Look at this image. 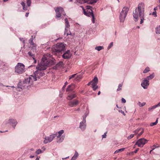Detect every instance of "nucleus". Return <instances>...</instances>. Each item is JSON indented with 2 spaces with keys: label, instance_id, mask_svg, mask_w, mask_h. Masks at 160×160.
I'll return each instance as SVG.
<instances>
[{
  "label": "nucleus",
  "instance_id": "obj_45",
  "mask_svg": "<svg viewBox=\"0 0 160 160\" xmlns=\"http://www.w3.org/2000/svg\"><path fill=\"white\" fill-rule=\"evenodd\" d=\"M21 83V82H19L17 86V88H18L22 89V88L20 84Z\"/></svg>",
  "mask_w": 160,
  "mask_h": 160
},
{
  "label": "nucleus",
  "instance_id": "obj_63",
  "mask_svg": "<svg viewBox=\"0 0 160 160\" xmlns=\"http://www.w3.org/2000/svg\"><path fill=\"white\" fill-rule=\"evenodd\" d=\"M100 93H101L100 91H99L98 93V95H100Z\"/></svg>",
  "mask_w": 160,
  "mask_h": 160
},
{
  "label": "nucleus",
  "instance_id": "obj_38",
  "mask_svg": "<svg viewBox=\"0 0 160 160\" xmlns=\"http://www.w3.org/2000/svg\"><path fill=\"white\" fill-rule=\"evenodd\" d=\"M26 2L28 7H30L31 6V0H27Z\"/></svg>",
  "mask_w": 160,
  "mask_h": 160
},
{
  "label": "nucleus",
  "instance_id": "obj_22",
  "mask_svg": "<svg viewBox=\"0 0 160 160\" xmlns=\"http://www.w3.org/2000/svg\"><path fill=\"white\" fill-rule=\"evenodd\" d=\"M76 97V95L74 93H73L71 94L68 95L67 97V98L68 100H71L75 98Z\"/></svg>",
  "mask_w": 160,
  "mask_h": 160
},
{
  "label": "nucleus",
  "instance_id": "obj_3",
  "mask_svg": "<svg viewBox=\"0 0 160 160\" xmlns=\"http://www.w3.org/2000/svg\"><path fill=\"white\" fill-rule=\"evenodd\" d=\"M65 45L62 43H58L56 46L52 48V53L55 55L65 49Z\"/></svg>",
  "mask_w": 160,
  "mask_h": 160
},
{
  "label": "nucleus",
  "instance_id": "obj_49",
  "mask_svg": "<svg viewBox=\"0 0 160 160\" xmlns=\"http://www.w3.org/2000/svg\"><path fill=\"white\" fill-rule=\"evenodd\" d=\"M106 133H107V132H105L104 133V134L103 135H102V138H106V137L107 136Z\"/></svg>",
  "mask_w": 160,
  "mask_h": 160
},
{
  "label": "nucleus",
  "instance_id": "obj_11",
  "mask_svg": "<svg viewBox=\"0 0 160 160\" xmlns=\"http://www.w3.org/2000/svg\"><path fill=\"white\" fill-rule=\"evenodd\" d=\"M56 136V135L55 134H53L50 135L49 136L46 137L44 138V140L43 141V143L45 144H46L48 143L51 142L53 140Z\"/></svg>",
  "mask_w": 160,
  "mask_h": 160
},
{
  "label": "nucleus",
  "instance_id": "obj_59",
  "mask_svg": "<svg viewBox=\"0 0 160 160\" xmlns=\"http://www.w3.org/2000/svg\"><path fill=\"white\" fill-rule=\"evenodd\" d=\"M33 36H32L31 37V38H30V39H32V40H33Z\"/></svg>",
  "mask_w": 160,
  "mask_h": 160
},
{
  "label": "nucleus",
  "instance_id": "obj_52",
  "mask_svg": "<svg viewBox=\"0 0 160 160\" xmlns=\"http://www.w3.org/2000/svg\"><path fill=\"white\" fill-rule=\"evenodd\" d=\"M29 14V12H27V13H26V14H25V16L26 17H28Z\"/></svg>",
  "mask_w": 160,
  "mask_h": 160
},
{
  "label": "nucleus",
  "instance_id": "obj_15",
  "mask_svg": "<svg viewBox=\"0 0 160 160\" xmlns=\"http://www.w3.org/2000/svg\"><path fill=\"white\" fill-rule=\"evenodd\" d=\"M149 81L146 78H145L142 81V82L141 83V86L145 89L147 88L148 86L149 85Z\"/></svg>",
  "mask_w": 160,
  "mask_h": 160
},
{
  "label": "nucleus",
  "instance_id": "obj_7",
  "mask_svg": "<svg viewBox=\"0 0 160 160\" xmlns=\"http://www.w3.org/2000/svg\"><path fill=\"white\" fill-rule=\"evenodd\" d=\"M25 72V66L21 63H18L15 67V72L18 74H22Z\"/></svg>",
  "mask_w": 160,
  "mask_h": 160
},
{
  "label": "nucleus",
  "instance_id": "obj_37",
  "mask_svg": "<svg viewBox=\"0 0 160 160\" xmlns=\"http://www.w3.org/2000/svg\"><path fill=\"white\" fill-rule=\"evenodd\" d=\"M43 151L40 149H38L37 150L36 152V153L37 154H39L40 153H42Z\"/></svg>",
  "mask_w": 160,
  "mask_h": 160
},
{
  "label": "nucleus",
  "instance_id": "obj_54",
  "mask_svg": "<svg viewBox=\"0 0 160 160\" xmlns=\"http://www.w3.org/2000/svg\"><path fill=\"white\" fill-rule=\"evenodd\" d=\"M138 150H139V148H137L136 150H135L134 151V153H136L137 152Z\"/></svg>",
  "mask_w": 160,
  "mask_h": 160
},
{
  "label": "nucleus",
  "instance_id": "obj_13",
  "mask_svg": "<svg viewBox=\"0 0 160 160\" xmlns=\"http://www.w3.org/2000/svg\"><path fill=\"white\" fill-rule=\"evenodd\" d=\"M65 32H64V34H66L67 36H68L69 35H71V33L69 31V33H68L67 32L68 31V30L67 29V28H68L70 27V25L69 24V23L68 21L67 18H65Z\"/></svg>",
  "mask_w": 160,
  "mask_h": 160
},
{
  "label": "nucleus",
  "instance_id": "obj_62",
  "mask_svg": "<svg viewBox=\"0 0 160 160\" xmlns=\"http://www.w3.org/2000/svg\"><path fill=\"white\" fill-rule=\"evenodd\" d=\"M34 157V156H30V158H33Z\"/></svg>",
  "mask_w": 160,
  "mask_h": 160
},
{
  "label": "nucleus",
  "instance_id": "obj_48",
  "mask_svg": "<svg viewBox=\"0 0 160 160\" xmlns=\"http://www.w3.org/2000/svg\"><path fill=\"white\" fill-rule=\"evenodd\" d=\"M68 82H66L65 83H64V85L63 86L62 88V89H63L66 87V85L68 84Z\"/></svg>",
  "mask_w": 160,
  "mask_h": 160
},
{
  "label": "nucleus",
  "instance_id": "obj_46",
  "mask_svg": "<svg viewBox=\"0 0 160 160\" xmlns=\"http://www.w3.org/2000/svg\"><path fill=\"white\" fill-rule=\"evenodd\" d=\"M143 132H144V129H142V131L140 133H139L138 135V137H139L140 136H141V135H142V133H143Z\"/></svg>",
  "mask_w": 160,
  "mask_h": 160
},
{
  "label": "nucleus",
  "instance_id": "obj_40",
  "mask_svg": "<svg viewBox=\"0 0 160 160\" xmlns=\"http://www.w3.org/2000/svg\"><path fill=\"white\" fill-rule=\"evenodd\" d=\"M29 43L31 45H33V44H34V42H33V40L32 39H30L29 41Z\"/></svg>",
  "mask_w": 160,
  "mask_h": 160
},
{
  "label": "nucleus",
  "instance_id": "obj_18",
  "mask_svg": "<svg viewBox=\"0 0 160 160\" xmlns=\"http://www.w3.org/2000/svg\"><path fill=\"white\" fill-rule=\"evenodd\" d=\"M8 123L11 124L14 128L18 123L16 120L12 119H9Z\"/></svg>",
  "mask_w": 160,
  "mask_h": 160
},
{
  "label": "nucleus",
  "instance_id": "obj_32",
  "mask_svg": "<svg viewBox=\"0 0 160 160\" xmlns=\"http://www.w3.org/2000/svg\"><path fill=\"white\" fill-rule=\"evenodd\" d=\"M158 122V118H157L156 122H152L150 124V126L152 127L153 126L156 125Z\"/></svg>",
  "mask_w": 160,
  "mask_h": 160
},
{
  "label": "nucleus",
  "instance_id": "obj_12",
  "mask_svg": "<svg viewBox=\"0 0 160 160\" xmlns=\"http://www.w3.org/2000/svg\"><path fill=\"white\" fill-rule=\"evenodd\" d=\"M98 81V79L97 77H95L93 80L92 81V88L94 90H96L98 88L97 85Z\"/></svg>",
  "mask_w": 160,
  "mask_h": 160
},
{
  "label": "nucleus",
  "instance_id": "obj_19",
  "mask_svg": "<svg viewBox=\"0 0 160 160\" xmlns=\"http://www.w3.org/2000/svg\"><path fill=\"white\" fill-rule=\"evenodd\" d=\"M74 84H72L71 85H70L69 86H68L66 89V91L69 92L72 91L74 89Z\"/></svg>",
  "mask_w": 160,
  "mask_h": 160
},
{
  "label": "nucleus",
  "instance_id": "obj_39",
  "mask_svg": "<svg viewBox=\"0 0 160 160\" xmlns=\"http://www.w3.org/2000/svg\"><path fill=\"white\" fill-rule=\"evenodd\" d=\"M122 84H119V85L118 86V88L117 89V90L118 91H120V90H121L122 89L121 87H122Z\"/></svg>",
  "mask_w": 160,
  "mask_h": 160
},
{
  "label": "nucleus",
  "instance_id": "obj_30",
  "mask_svg": "<svg viewBox=\"0 0 160 160\" xmlns=\"http://www.w3.org/2000/svg\"><path fill=\"white\" fill-rule=\"evenodd\" d=\"M104 49V48L103 46H98L96 47L95 48V49L98 50V51H100L101 50L103 49Z\"/></svg>",
  "mask_w": 160,
  "mask_h": 160
},
{
  "label": "nucleus",
  "instance_id": "obj_53",
  "mask_svg": "<svg viewBox=\"0 0 160 160\" xmlns=\"http://www.w3.org/2000/svg\"><path fill=\"white\" fill-rule=\"evenodd\" d=\"M158 9V7H157L154 8V10L155 11H156V10Z\"/></svg>",
  "mask_w": 160,
  "mask_h": 160
},
{
  "label": "nucleus",
  "instance_id": "obj_44",
  "mask_svg": "<svg viewBox=\"0 0 160 160\" xmlns=\"http://www.w3.org/2000/svg\"><path fill=\"white\" fill-rule=\"evenodd\" d=\"M113 42H111L110 43L109 45L108 46V48L110 49V48L113 46Z\"/></svg>",
  "mask_w": 160,
  "mask_h": 160
},
{
  "label": "nucleus",
  "instance_id": "obj_41",
  "mask_svg": "<svg viewBox=\"0 0 160 160\" xmlns=\"http://www.w3.org/2000/svg\"><path fill=\"white\" fill-rule=\"evenodd\" d=\"M76 75V74H75L72 75H71L69 77V79H71L72 78H73Z\"/></svg>",
  "mask_w": 160,
  "mask_h": 160
},
{
  "label": "nucleus",
  "instance_id": "obj_24",
  "mask_svg": "<svg viewBox=\"0 0 160 160\" xmlns=\"http://www.w3.org/2000/svg\"><path fill=\"white\" fill-rule=\"evenodd\" d=\"M78 156V152L76 151L74 156L72 157L71 160H76Z\"/></svg>",
  "mask_w": 160,
  "mask_h": 160
},
{
  "label": "nucleus",
  "instance_id": "obj_25",
  "mask_svg": "<svg viewBox=\"0 0 160 160\" xmlns=\"http://www.w3.org/2000/svg\"><path fill=\"white\" fill-rule=\"evenodd\" d=\"M64 131L63 130H61L60 131L56 133V134L58 133V135L57 136V138H59L60 137L62 136V135L64 133Z\"/></svg>",
  "mask_w": 160,
  "mask_h": 160
},
{
  "label": "nucleus",
  "instance_id": "obj_61",
  "mask_svg": "<svg viewBox=\"0 0 160 160\" xmlns=\"http://www.w3.org/2000/svg\"><path fill=\"white\" fill-rule=\"evenodd\" d=\"M152 147L153 148H154V149L156 148V146L155 145H153Z\"/></svg>",
  "mask_w": 160,
  "mask_h": 160
},
{
  "label": "nucleus",
  "instance_id": "obj_47",
  "mask_svg": "<svg viewBox=\"0 0 160 160\" xmlns=\"http://www.w3.org/2000/svg\"><path fill=\"white\" fill-rule=\"evenodd\" d=\"M140 129V128H138L137 129H136V130L134 131V132L135 133H138L139 132Z\"/></svg>",
  "mask_w": 160,
  "mask_h": 160
},
{
  "label": "nucleus",
  "instance_id": "obj_27",
  "mask_svg": "<svg viewBox=\"0 0 160 160\" xmlns=\"http://www.w3.org/2000/svg\"><path fill=\"white\" fill-rule=\"evenodd\" d=\"M155 76V75L154 73H152V74L150 75V76L147 77L146 78L147 79L148 81L149 80L152 79H153Z\"/></svg>",
  "mask_w": 160,
  "mask_h": 160
},
{
  "label": "nucleus",
  "instance_id": "obj_20",
  "mask_svg": "<svg viewBox=\"0 0 160 160\" xmlns=\"http://www.w3.org/2000/svg\"><path fill=\"white\" fill-rule=\"evenodd\" d=\"M98 0H83V2L88 4H92L96 3Z\"/></svg>",
  "mask_w": 160,
  "mask_h": 160
},
{
  "label": "nucleus",
  "instance_id": "obj_35",
  "mask_svg": "<svg viewBox=\"0 0 160 160\" xmlns=\"http://www.w3.org/2000/svg\"><path fill=\"white\" fill-rule=\"evenodd\" d=\"M156 108H157V107L156 106V105H153V106H152V107H151L149 108H148V110L149 111H151L152 110Z\"/></svg>",
  "mask_w": 160,
  "mask_h": 160
},
{
  "label": "nucleus",
  "instance_id": "obj_8",
  "mask_svg": "<svg viewBox=\"0 0 160 160\" xmlns=\"http://www.w3.org/2000/svg\"><path fill=\"white\" fill-rule=\"evenodd\" d=\"M56 13V16L57 18H60L61 16V14L65 15L66 14L64 12L63 9L61 8H57L55 9Z\"/></svg>",
  "mask_w": 160,
  "mask_h": 160
},
{
  "label": "nucleus",
  "instance_id": "obj_43",
  "mask_svg": "<svg viewBox=\"0 0 160 160\" xmlns=\"http://www.w3.org/2000/svg\"><path fill=\"white\" fill-rule=\"evenodd\" d=\"M134 136V134H131L129 136H128V139H130L132 138Z\"/></svg>",
  "mask_w": 160,
  "mask_h": 160
},
{
  "label": "nucleus",
  "instance_id": "obj_33",
  "mask_svg": "<svg viewBox=\"0 0 160 160\" xmlns=\"http://www.w3.org/2000/svg\"><path fill=\"white\" fill-rule=\"evenodd\" d=\"M146 104V103L145 102H143L142 103H141L140 102H139L138 103V104L140 107H142L144 106Z\"/></svg>",
  "mask_w": 160,
  "mask_h": 160
},
{
  "label": "nucleus",
  "instance_id": "obj_51",
  "mask_svg": "<svg viewBox=\"0 0 160 160\" xmlns=\"http://www.w3.org/2000/svg\"><path fill=\"white\" fill-rule=\"evenodd\" d=\"M156 105L157 108L160 107V102H159Z\"/></svg>",
  "mask_w": 160,
  "mask_h": 160
},
{
  "label": "nucleus",
  "instance_id": "obj_50",
  "mask_svg": "<svg viewBox=\"0 0 160 160\" xmlns=\"http://www.w3.org/2000/svg\"><path fill=\"white\" fill-rule=\"evenodd\" d=\"M122 103H125L126 102V101L125 99L123 98H122Z\"/></svg>",
  "mask_w": 160,
  "mask_h": 160
},
{
  "label": "nucleus",
  "instance_id": "obj_10",
  "mask_svg": "<svg viewBox=\"0 0 160 160\" xmlns=\"http://www.w3.org/2000/svg\"><path fill=\"white\" fill-rule=\"evenodd\" d=\"M36 81V79L31 75L28 78H25L23 82V84L28 83L32 85L33 81Z\"/></svg>",
  "mask_w": 160,
  "mask_h": 160
},
{
  "label": "nucleus",
  "instance_id": "obj_21",
  "mask_svg": "<svg viewBox=\"0 0 160 160\" xmlns=\"http://www.w3.org/2000/svg\"><path fill=\"white\" fill-rule=\"evenodd\" d=\"M65 138V135H63L59 138H57V142L58 143H60L62 142L64 140Z\"/></svg>",
  "mask_w": 160,
  "mask_h": 160
},
{
  "label": "nucleus",
  "instance_id": "obj_34",
  "mask_svg": "<svg viewBox=\"0 0 160 160\" xmlns=\"http://www.w3.org/2000/svg\"><path fill=\"white\" fill-rule=\"evenodd\" d=\"M156 33L160 34V26H159L156 28Z\"/></svg>",
  "mask_w": 160,
  "mask_h": 160
},
{
  "label": "nucleus",
  "instance_id": "obj_29",
  "mask_svg": "<svg viewBox=\"0 0 160 160\" xmlns=\"http://www.w3.org/2000/svg\"><path fill=\"white\" fill-rule=\"evenodd\" d=\"M21 4L22 5V9L24 10H27V8L25 7V3L23 2H22Z\"/></svg>",
  "mask_w": 160,
  "mask_h": 160
},
{
  "label": "nucleus",
  "instance_id": "obj_16",
  "mask_svg": "<svg viewBox=\"0 0 160 160\" xmlns=\"http://www.w3.org/2000/svg\"><path fill=\"white\" fill-rule=\"evenodd\" d=\"M86 125L85 117V118H83L82 122L80 123L79 127L82 130H84L86 128Z\"/></svg>",
  "mask_w": 160,
  "mask_h": 160
},
{
  "label": "nucleus",
  "instance_id": "obj_55",
  "mask_svg": "<svg viewBox=\"0 0 160 160\" xmlns=\"http://www.w3.org/2000/svg\"><path fill=\"white\" fill-rule=\"evenodd\" d=\"M134 152H132L129 153V154H130V155H131V154L132 155V154H134Z\"/></svg>",
  "mask_w": 160,
  "mask_h": 160
},
{
  "label": "nucleus",
  "instance_id": "obj_9",
  "mask_svg": "<svg viewBox=\"0 0 160 160\" xmlns=\"http://www.w3.org/2000/svg\"><path fill=\"white\" fill-rule=\"evenodd\" d=\"M148 142V140L144 138H140L136 142L135 145H138L139 147H142Z\"/></svg>",
  "mask_w": 160,
  "mask_h": 160
},
{
  "label": "nucleus",
  "instance_id": "obj_2",
  "mask_svg": "<svg viewBox=\"0 0 160 160\" xmlns=\"http://www.w3.org/2000/svg\"><path fill=\"white\" fill-rule=\"evenodd\" d=\"M52 56L49 54H47L43 56L40 63V67H41L42 68H46V67L52 64V62L54 60V59L52 58Z\"/></svg>",
  "mask_w": 160,
  "mask_h": 160
},
{
  "label": "nucleus",
  "instance_id": "obj_6",
  "mask_svg": "<svg viewBox=\"0 0 160 160\" xmlns=\"http://www.w3.org/2000/svg\"><path fill=\"white\" fill-rule=\"evenodd\" d=\"M37 70L35 72L33 75H32L34 78L37 80V78H39L41 77L43 75V74L41 72V70L46 69V68H42L41 67H37Z\"/></svg>",
  "mask_w": 160,
  "mask_h": 160
},
{
  "label": "nucleus",
  "instance_id": "obj_31",
  "mask_svg": "<svg viewBox=\"0 0 160 160\" xmlns=\"http://www.w3.org/2000/svg\"><path fill=\"white\" fill-rule=\"evenodd\" d=\"M63 65V62L62 61L58 63H57L56 64V66L57 67H62Z\"/></svg>",
  "mask_w": 160,
  "mask_h": 160
},
{
  "label": "nucleus",
  "instance_id": "obj_5",
  "mask_svg": "<svg viewBox=\"0 0 160 160\" xmlns=\"http://www.w3.org/2000/svg\"><path fill=\"white\" fill-rule=\"evenodd\" d=\"M129 10V8L127 7H125L123 8L119 16V19L121 22H124Z\"/></svg>",
  "mask_w": 160,
  "mask_h": 160
},
{
  "label": "nucleus",
  "instance_id": "obj_26",
  "mask_svg": "<svg viewBox=\"0 0 160 160\" xmlns=\"http://www.w3.org/2000/svg\"><path fill=\"white\" fill-rule=\"evenodd\" d=\"M28 55L30 56L31 57H32V58H33V60H34V63H36V60L35 59V56L34 54H32L31 52H29L28 53Z\"/></svg>",
  "mask_w": 160,
  "mask_h": 160
},
{
  "label": "nucleus",
  "instance_id": "obj_14",
  "mask_svg": "<svg viewBox=\"0 0 160 160\" xmlns=\"http://www.w3.org/2000/svg\"><path fill=\"white\" fill-rule=\"evenodd\" d=\"M72 55V54L69 50H68L65 52L62 55V58L65 59H67L70 58Z\"/></svg>",
  "mask_w": 160,
  "mask_h": 160
},
{
  "label": "nucleus",
  "instance_id": "obj_58",
  "mask_svg": "<svg viewBox=\"0 0 160 160\" xmlns=\"http://www.w3.org/2000/svg\"><path fill=\"white\" fill-rule=\"evenodd\" d=\"M28 87V86H27L26 85H23V88H25L27 87Z\"/></svg>",
  "mask_w": 160,
  "mask_h": 160
},
{
  "label": "nucleus",
  "instance_id": "obj_23",
  "mask_svg": "<svg viewBox=\"0 0 160 160\" xmlns=\"http://www.w3.org/2000/svg\"><path fill=\"white\" fill-rule=\"evenodd\" d=\"M37 45L35 44H33V45H31L30 46V48L32 50L33 52H36V51Z\"/></svg>",
  "mask_w": 160,
  "mask_h": 160
},
{
  "label": "nucleus",
  "instance_id": "obj_17",
  "mask_svg": "<svg viewBox=\"0 0 160 160\" xmlns=\"http://www.w3.org/2000/svg\"><path fill=\"white\" fill-rule=\"evenodd\" d=\"M78 101L75 99L73 101L69 102L68 103V105L70 107H72L78 105Z\"/></svg>",
  "mask_w": 160,
  "mask_h": 160
},
{
  "label": "nucleus",
  "instance_id": "obj_1",
  "mask_svg": "<svg viewBox=\"0 0 160 160\" xmlns=\"http://www.w3.org/2000/svg\"><path fill=\"white\" fill-rule=\"evenodd\" d=\"M144 4L142 2L139 3L137 8H136L133 13V16L135 19V21L137 22L138 19V16L140 18V23L142 24L145 20L144 16Z\"/></svg>",
  "mask_w": 160,
  "mask_h": 160
},
{
  "label": "nucleus",
  "instance_id": "obj_42",
  "mask_svg": "<svg viewBox=\"0 0 160 160\" xmlns=\"http://www.w3.org/2000/svg\"><path fill=\"white\" fill-rule=\"evenodd\" d=\"M152 14L153 15L154 17H157V12L156 11H154L153 12Z\"/></svg>",
  "mask_w": 160,
  "mask_h": 160
},
{
  "label": "nucleus",
  "instance_id": "obj_36",
  "mask_svg": "<svg viewBox=\"0 0 160 160\" xmlns=\"http://www.w3.org/2000/svg\"><path fill=\"white\" fill-rule=\"evenodd\" d=\"M150 71V69L149 68L147 67L143 71V73H146Z\"/></svg>",
  "mask_w": 160,
  "mask_h": 160
},
{
  "label": "nucleus",
  "instance_id": "obj_57",
  "mask_svg": "<svg viewBox=\"0 0 160 160\" xmlns=\"http://www.w3.org/2000/svg\"><path fill=\"white\" fill-rule=\"evenodd\" d=\"M40 158V157H37L36 158V160H39V158Z\"/></svg>",
  "mask_w": 160,
  "mask_h": 160
},
{
  "label": "nucleus",
  "instance_id": "obj_28",
  "mask_svg": "<svg viewBox=\"0 0 160 160\" xmlns=\"http://www.w3.org/2000/svg\"><path fill=\"white\" fill-rule=\"evenodd\" d=\"M125 149V148H122L116 150L114 152V154H116L123 151Z\"/></svg>",
  "mask_w": 160,
  "mask_h": 160
},
{
  "label": "nucleus",
  "instance_id": "obj_56",
  "mask_svg": "<svg viewBox=\"0 0 160 160\" xmlns=\"http://www.w3.org/2000/svg\"><path fill=\"white\" fill-rule=\"evenodd\" d=\"M92 81L89 82L88 84V85H89L90 84H92Z\"/></svg>",
  "mask_w": 160,
  "mask_h": 160
},
{
  "label": "nucleus",
  "instance_id": "obj_60",
  "mask_svg": "<svg viewBox=\"0 0 160 160\" xmlns=\"http://www.w3.org/2000/svg\"><path fill=\"white\" fill-rule=\"evenodd\" d=\"M154 149V148H153V149L151 150L150 151V153H151V152H152V151Z\"/></svg>",
  "mask_w": 160,
  "mask_h": 160
},
{
  "label": "nucleus",
  "instance_id": "obj_64",
  "mask_svg": "<svg viewBox=\"0 0 160 160\" xmlns=\"http://www.w3.org/2000/svg\"><path fill=\"white\" fill-rule=\"evenodd\" d=\"M82 77L81 76H78V78H81Z\"/></svg>",
  "mask_w": 160,
  "mask_h": 160
},
{
  "label": "nucleus",
  "instance_id": "obj_4",
  "mask_svg": "<svg viewBox=\"0 0 160 160\" xmlns=\"http://www.w3.org/2000/svg\"><path fill=\"white\" fill-rule=\"evenodd\" d=\"M92 7L90 6H86V8L85 10L83 9L84 13L86 15L92 17V21L93 23H95V18L92 13Z\"/></svg>",
  "mask_w": 160,
  "mask_h": 160
}]
</instances>
